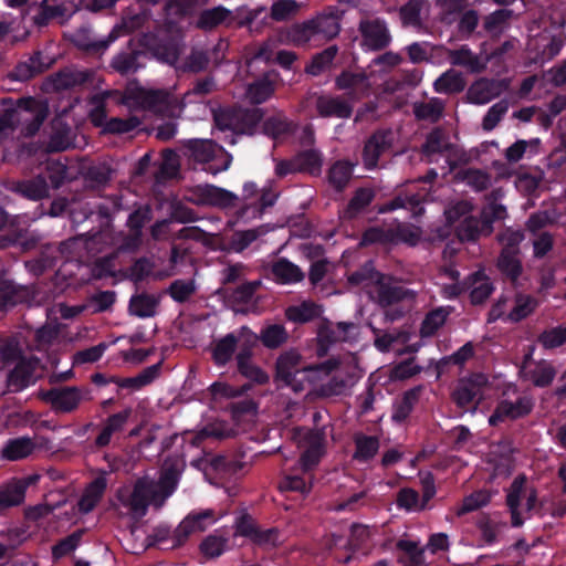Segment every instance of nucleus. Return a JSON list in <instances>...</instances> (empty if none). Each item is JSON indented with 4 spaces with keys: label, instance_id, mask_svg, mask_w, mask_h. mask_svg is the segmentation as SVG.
Returning a JSON list of instances; mask_svg holds the SVG:
<instances>
[{
    "label": "nucleus",
    "instance_id": "obj_35",
    "mask_svg": "<svg viewBox=\"0 0 566 566\" xmlns=\"http://www.w3.org/2000/svg\"><path fill=\"white\" fill-rule=\"evenodd\" d=\"M160 369L161 363H157L146 367L135 377L122 378L118 376H112V380L113 384H116L119 388L139 390L143 387L151 384L159 376Z\"/></svg>",
    "mask_w": 566,
    "mask_h": 566
},
{
    "label": "nucleus",
    "instance_id": "obj_54",
    "mask_svg": "<svg viewBox=\"0 0 566 566\" xmlns=\"http://www.w3.org/2000/svg\"><path fill=\"white\" fill-rule=\"evenodd\" d=\"M375 192L370 188H358L350 198L345 214L348 218H355L363 212L374 200Z\"/></svg>",
    "mask_w": 566,
    "mask_h": 566
},
{
    "label": "nucleus",
    "instance_id": "obj_17",
    "mask_svg": "<svg viewBox=\"0 0 566 566\" xmlns=\"http://www.w3.org/2000/svg\"><path fill=\"white\" fill-rule=\"evenodd\" d=\"M54 63V59L41 51H35L28 59L20 61L10 72L14 81L24 82L48 71Z\"/></svg>",
    "mask_w": 566,
    "mask_h": 566
},
{
    "label": "nucleus",
    "instance_id": "obj_56",
    "mask_svg": "<svg viewBox=\"0 0 566 566\" xmlns=\"http://www.w3.org/2000/svg\"><path fill=\"white\" fill-rule=\"evenodd\" d=\"M230 14L224 7H214L203 10L198 18L197 27L201 30H212L221 24Z\"/></svg>",
    "mask_w": 566,
    "mask_h": 566
},
{
    "label": "nucleus",
    "instance_id": "obj_46",
    "mask_svg": "<svg viewBox=\"0 0 566 566\" xmlns=\"http://www.w3.org/2000/svg\"><path fill=\"white\" fill-rule=\"evenodd\" d=\"M338 53V46L333 44L323 51L313 55L310 63L305 66L306 74L318 76L327 69H329Z\"/></svg>",
    "mask_w": 566,
    "mask_h": 566
},
{
    "label": "nucleus",
    "instance_id": "obj_49",
    "mask_svg": "<svg viewBox=\"0 0 566 566\" xmlns=\"http://www.w3.org/2000/svg\"><path fill=\"white\" fill-rule=\"evenodd\" d=\"M258 340L268 349H276L287 342L289 334L282 324H270L262 327Z\"/></svg>",
    "mask_w": 566,
    "mask_h": 566
},
{
    "label": "nucleus",
    "instance_id": "obj_24",
    "mask_svg": "<svg viewBox=\"0 0 566 566\" xmlns=\"http://www.w3.org/2000/svg\"><path fill=\"white\" fill-rule=\"evenodd\" d=\"M430 4L428 0H408L399 10V19L403 28L420 30L424 25Z\"/></svg>",
    "mask_w": 566,
    "mask_h": 566
},
{
    "label": "nucleus",
    "instance_id": "obj_11",
    "mask_svg": "<svg viewBox=\"0 0 566 566\" xmlns=\"http://www.w3.org/2000/svg\"><path fill=\"white\" fill-rule=\"evenodd\" d=\"M184 148L186 154L197 163L213 161L219 155L224 157V163L214 169V174L227 170L232 159L222 146L211 139H188L184 143Z\"/></svg>",
    "mask_w": 566,
    "mask_h": 566
},
{
    "label": "nucleus",
    "instance_id": "obj_60",
    "mask_svg": "<svg viewBox=\"0 0 566 566\" xmlns=\"http://www.w3.org/2000/svg\"><path fill=\"white\" fill-rule=\"evenodd\" d=\"M193 280H175L167 289V294L177 303H186L196 293Z\"/></svg>",
    "mask_w": 566,
    "mask_h": 566
},
{
    "label": "nucleus",
    "instance_id": "obj_22",
    "mask_svg": "<svg viewBox=\"0 0 566 566\" xmlns=\"http://www.w3.org/2000/svg\"><path fill=\"white\" fill-rule=\"evenodd\" d=\"M124 506L140 516L146 514L149 504H153V485L150 479L140 478L134 484L133 491L126 500L120 499Z\"/></svg>",
    "mask_w": 566,
    "mask_h": 566
},
{
    "label": "nucleus",
    "instance_id": "obj_10",
    "mask_svg": "<svg viewBox=\"0 0 566 566\" xmlns=\"http://www.w3.org/2000/svg\"><path fill=\"white\" fill-rule=\"evenodd\" d=\"M122 104L134 109L159 111L167 104V94L160 90L128 86L122 96Z\"/></svg>",
    "mask_w": 566,
    "mask_h": 566
},
{
    "label": "nucleus",
    "instance_id": "obj_26",
    "mask_svg": "<svg viewBox=\"0 0 566 566\" xmlns=\"http://www.w3.org/2000/svg\"><path fill=\"white\" fill-rule=\"evenodd\" d=\"M297 125L283 114H275L262 123V133L276 143H282L296 132Z\"/></svg>",
    "mask_w": 566,
    "mask_h": 566
},
{
    "label": "nucleus",
    "instance_id": "obj_23",
    "mask_svg": "<svg viewBox=\"0 0 566 566\" xmlns=\"http://www.w3.org/2000/svg\"><path fill=\"white\" fill-rule=\"evenodd\" d=\"M196 195L200 203L222 209L235 207L239 200L235 193L214 185L198 186Z\"/></svg>",
    "mask_w": 566,
    "mask_h": 566
},
{
    "label": "nucleus",
    "instance_id": "obj_20",
    "mask_svg": "<svg viewBox=\"0 0 566 566\" xmlns=\"http://www.w3.org/2000/svg\"><path fill=\"white\" fill-rule=\"evenodd\" d=\"M507 87L503 80L480 78L468 90V98L476 105H484L496 98Z\"/></svg>",
    "mask_w": 566,
    "mask_h": 566
},
{
    "label": "nucleus",
    "instance_id": "obj_59",
    "mask_svg": "<svg viewBox=\"0 0 566 566\" xmlns=\"http://www.w3.org/2000/svg\"><path fill=\"white\" fill-rule=\"evenodd\" d=\"M260 285V281L245 282L231 291L227 290V297L229 302L235 305L248 304L253 298Z\"/></svg>",
    "mask_w": 566,
    "mask_h": 566
},
{
    "label": "nucleus",
    "instance_id": "obj_16",
    "mask_svg": "<svg viewBox=\"0 0 566 566\" xmlns=\"http://www.w3.org/2000/svg\"><path fill=\"white\" fill-rule=\"evenodd\" d=\"M534 403L532 398L523 396L513 402L507 399H502L497 402L493 413L489 418L491 426H497L506 419L516 420L530 415L533 410Z\"/></svg>",
    "mask_w": 566,
    "mask_h": 566
},
{
    "label": "nucleus",
    "instance_id": "obj_14",
    "mask_svg": "<svg viewBox=\"0 0 566 566\" xmlns=\"http://www.w3.org/2000/svg\"><path fill=\"white\" fill-rule=\"evenodd\" d=\"M392 146V133L378 129L365 142L361 153L363 164L367 170L377 168L380 156Z\"/></svg>",
    "mask_w": 566,
    "mask_h": 566
},
{
    "label": "nucleus",
    "instance_id": "obj_63",
    "mask_svg": "<svg viewBox=\"0 0 566 566\" xmlns=\"http://www.w3.org/2000/svg\"><path fill=\"white\" fill-rule=\"evenodd\" d=\"M287 38L297 46L307 44L311 40L316 38L312 21L307 20L302 23L293 24L287 31Z\"/></svg>",
    "mask_w": 566,
    "mask_h": 566
},
{
    "label": "nucleus",
    "instance_id": "obj_27",
    "mask_svg": "<svg viewBox=\"0 0 566 566\" xmlns=\"http://www.w3.org/2000/svg\"><path fill=\"white\" fill-rule=\"evenodd\" d=\"M29 486L27 479H11L0 485V512L19 506L24 502L25 492Z\"/></svg>",
    "mask_w": 566,
    "mask_h": 566
},
{
    "label": "nucleus",
    "instance_id": "obj_30",
    "mask_svg": "<svg viewBox=\"0 0 566 566\" xmlns=\"http://www.w3.org/2000/svg\"><path fill=\"white\" fill-rule=\"evenodd\" d=\"M424 387L422 385L415 386L406 390L392 406V421L401 423L408 419L415 406L418 403Z\"/></svg>",
    "mask_w": 566,
    "mask_h": 566
},
{
    "label": "nucleus",
    "instance_id": "obj_44",
    "mask_svg": "<svg viewBox=\"0 0 566 566\" xmlns=\"http://www.w3.org/2000/svg\"><path fill=\"white\" fill-rule=\"evenodd\" d=\"M457 237L462 242H474L484 237V222L480 217H465L455 228Z\"/></svg>",
    "mask_w": 566,
    "mask_h": 566
},
{
    "label": "nucleus",
    "instance_id": "obj_34",
    "mask_svg": "<svg viewBox=\"0 0 566 566\" xmlns=\"http://www.w3.org/2000/svg\"><path fill=\"white\" fill-rule=\"evenodd\" d=\"M181 51V40L175 36L161 39L153 49V53L158 61L171 65L175 69L179 65L178 62Z\"/></svg>",
    "mask_w": 566,
    "mask_h": 566
},
{
    "label": "nucleus",
    "instance_id": "obj_7",
    "mask_svg": "<svg viewBox=\"0 0 566 566\" xmlns=\"http://www.w3.org/2000/svg\"><path fill=\"white\" fill-rule=\"evenodd\" d=\"M181 471L182 468L178 460L169 457L164 461L159 479L157 481L150 480L154 506H163L166 500L175 493L180 481Z\"/></svg>",
    "mask_w": 566,
    "mask_h": 566
},
{
    "label": "nucleus",
    "instance_id": "obj_40",
    "mask_svg": "<svg viewBox=\"0 0 566 566\" xmlns=\"http://www.w3.org/2000/svg\"><path fill=\"white\" fill-rule=\"evenodd\" d=\"M354 443L355 452L353 454V459L360 463L370 461L377 454L380 447L378 437L366 436L364 433L356 434Z\"/></svg>",
    "mask_w": 566,
    "mask_h": 566
},
{
    "label": "nucleus",
    "instance_id": "obj_42",
    "mask_svg": "<svg viewBox=\"0 0 566 566\" xmlns=\"http://www.w3.org/2000/svg\"><path fill=\"white\" fill-rule=\"evenodd\" d=\"M453 310V306H439L429 311L421 323V335L433 336L444 325Z\"/></svg>",
    "mask_w": 566,
    "mask_h": 566
},
{
    "label": "nucleus",
    "instance_id": "obj_8",
    "mask_svg": "<svg viewBox=\"0 0 566 566\" xmlns=\"http://www.w3.org/2000/svg\"><path fill=\"white\" fill-rule=\"evenodd\" d=\"M32 104V98H21L18 104L10 97L0 98V139L13 133L22 120H28L24 115L30 113Z\"/></svg>",
    "mask_w": 566,
    "mask_h": 566
},
{
    "label": "nucleus",
    "instance_id": "obj_47",
    "mask_svg": "<svg viewBox=\"0 0 566 566\" xmlns=\"http://www.w3.org/2000/svg\"><path fill=\"white\" fill-rule=\"evenodd\" d=\"M452 147L446 130L441 127H434L426 137L421 151L426 156L442 154L449 151Z\"/></svg>",
    "mask_w": 566,
    "mask_h": 566
},
{
    "label": "nucleus",
    "instance_id": "obj_12",
    "mask_svg": "<svg viewBox=\"0 0 566 566\" xmlns=\"http://www.w3.org/2000/svg\"><path fill=\"white\" fill-rule=\"evenodd\" d=\"M132 44L133 41L130 40L129 46L116 53L111 61V67L122 76L136 74L146 66L149 59L148 52L132 48Z\"/></svg>",
    "mask_w": 566,
    "mask_h": 566
},
{
    "label": "nucleus",
    "instance_id": "obj_48",
    "mask_svg": "<svg viewBox=\"0 0 566 566\" xmlns=\"http://www.w3.org/2000/svg\"><path fill=\"white\" fill-rule=\"evenodd\" d=\"M153 219V210L148 205L140 206L134 210L127 219V227L132 231L130 240L138 244L143 234V228Z\"/></svg>",
    "mask_w": 566,
    "mask_h": 566
},
{
    "label": "nucleus",
    "instance_id": "obj_29",
    "mask_svg": "<svg viewBox=\"0 0 566 566\" xmlns=\"http://www.w3.org/2000/svg\"><path fill=\"white\" fill-rule=\"evenodd\" d=\"M270 272L273 280L279 284H295L305 277L301 268L286 258H280L271 264Z\"/></svg>",
    "mask_w": 566,
    "mask_h": 566
},
{
    "label": "nucleus",
    "instance_id": "obj_36",
    "mask_svg": "<svg viewBox=\"0 0 566 566\" xmlns=\"http://www.w3.org/2000/svg\"><path fill=\"white\" fill-rule=\"evenodd\" d=\"M158 305L159 298L153 294L144 292L130 297L128 311L134 316L139 318H147L155 316Z\"/></svg>",
    "mask_w": 566,
    "mask_h": 566
},
{
    "label": "nucleus",
    "instance_id": "obj_21",
    "mask_svg": "<svg viewBox=\"0 0 566 566\" xmlns=\"http://www.w3.org/2000/svg\"><path fill=\"white\" fill-rule=\"evenodd\" d=\"M484 382L485 378L481 374L460 379L451 394L453 402L460 408H467L481 395V388Z\"/></svg>",
    "mask_w": 566,
    "mask_h": 566
},
{
    "label": "nucleus",
    "instance_id": "obj_45",
    "mask_svg": "<svg viewBox=\"0 0 566 566\" xmlns=\"http://www.w3.org/2000/svg\"><path fill=\"white\" fill-rule=\"evenodd\" d=\"M34 450L33 441L28 437L8 440L2 449L1 457L9 461H18L30 455Z\"/></svg>",
    "mask_w": 566,
    "mask_h": 566
},
{
    "label": "nucleus",
    "instance_id": "obj_39",
    "mask_svg": "<svg viewBox=\"0 0 566 566\" xmlns=\"http://www.w3.org/2000/svg\"><path fill=\"white\" fill-rule=\"evenodd\" d=\"M322 314V307L314 302L304 301L298 305L289 306L285 310V316L290 322L305 324L318 318Z\"/></svg>",
    "mask_w": 566,
    "mask_h": 566
},
{
    "label": "nucleus",
    "instance_id": "obj_37",
    "mask_svg": "<svg viewBox=\"0 0 566 566\" xmlns=\"http://www.w3.org/2000/svg\"><path fill=\"white\" fill-rule=\"evenodd\" d=\"M448 59L452 65L463 66L472 73H480L485 67L480 57L468 45H462L458 50H449Z\"/></svg>",
    "mask_w": 566,
    "mask_h": 566
},
{
    "label": "nucleus",
    "instance_id": "obj_9",
    "mask_svg": "<svg viewBox=\"0 0 566 566\" xmlns=\"http://www.w3.org/2000/svg\"><path fill=\"white\" fill-rule=\"evenodd\" d=\"M361 45L369 51H382L389 46L392 36L385 19H363L358 24Z\"/></svg>",
    "mask_w": 566,
    "mask_h": 566
},
{
    "label": "nucleus",
    "instance_id": "obj_38",
    "mask_svg": "<svg viewBox=\"0 0 566 566\" xmlns=\"http://www.w3.org/2000/svg\"><path fill=\"white\" fill-rule=\"evenodd\" d=\"M354 174V164L349 160H336L327 172L328 184L338 192L343 191Z\"/></svg>",
    "mask_w": 566,
    "mask_h": 566
},
{
    "label": "nucleus",
    "instance_id": "obj_4",
    "mask_svg": "<svg viewBox=\"0 0 566 566\" xmlns=\"http://www.w3.org/2000/svg\"><path fill=\"white\" fill-rule=\"evenodd\" d=\"M240 335L245 337L239 353L235 356L238 373L255 385H265L269 382V375L252 360L253 347L258 343V336L248 326L240 328Z\"/></svg>",
    "mask_w": 566,
    "mask_h": 566
},
{
    "label": "nucleus",
    "instance_id": "obj_61",
    "mask_svg": "<svg viewBox=\"0 0 566 566\" xmlns=\"http://www.w3.org/2000/svg\"><path fill=\"white\" fill-rule=\"evenodd\" d=\"M228 538L217 533L203 538L200 544V552L208 558H216L226 552Z\"/></svg>",
    "mask_w": 566,
    "mask_h": 566
},
{
    "label": "nucleus",
    "instance_id": "obj_3",
    "mask_svg": "<svg viewBox=\"0 0 566 566\" xmlns=\"http://www.w3.org/2000/svg\"><path fill=\"white\" fill-rule=\"evenodd\" d=\"M39 398L50 405L55 413H71L77 410L81 402L91 400V391L77 386L53 387L48 390H41Z\"/></svg>",
    "mask_w": 566,
    "mask_h": 566
},
{
    "label": "nucleus",
    "instance_id": "obj_64",
    "mask_svg": "<svg viewBox=\"0 0 566 566\" xmlns=\"http://www.w3.org/2000/svg\"><path fill=\"white\" fill-rule=\"evenodd\" d=\"M537 342L545 349H554L566 344V326L559 325L542 332Z\"/></svg>",
    "mask_w": 566,
    "mask_h": 566
},
{
    "label": "nucleus",
    "instance_id": "obj_25",
    "mask_svg": "<svg viewBox=\"0 0 566 566\" xmlns=\"http://www.w3.org/2000/svg\"><path fill=\"white\" fill-rule=\"evenodd\" d=\"M241 338L242 336L240 334L228 333L223 337L212 342L211 358L217 367H224L232 360ZM245 338L247 336L243 337V342Z\"/></svg>",
    "mask_w": 566,
    "mask_h": 566
},
{
    "label": "nucleus",
    "instance_id": "obj_1",
    "mask_svg": "<svg viewBox=\"0 0 566 566\" xmlns=\"http://www.w3.org/2000/svg\"><path fill=\"white\" fill-rule=\"evenodd\" d=\"M263 116V111L258 107H224L213 112V122L219 130L231 133L227 142L234 145L237 135H254Z\"/></svg>",
    "mask_w": 566,
    "mask_h": 566
},
{
    "label": "nucleus",
    "instance_id": "obj_19",
    "mask_svg": "<svg viewBox=\"0 0 566 566\" xmlns=\"http://www.w3.org/2000/svg\"><path fill=\"white\" fill-rule=\"evenodd\" d=\"M344 11L337 7H328L314 19H311L316 36L332 40L339 34L340 20Z\"/></svg>",
    "mask_w": 566,
    "mask_h": 566
},
{
    "label": "nucleus",
    "instance_id": "obj_58",
    "mask_svg": "<svg viewBox=\"0 0 566 566\" xmlns=\"http://www.w3.org/2000/svg\"><path fill=\"white\" fill-rule=\"evenodd\" d=\"M480 216L484 222V237H489L493 232V223L504 220L507 216V210L506 207L501 203L491 202L483 207Z\"/></svg>",
    "mask_w": 566,
    "mask_h": 566
},
{
    "label": "nucleus",
    "instance_id": "obj_32",
    "mask_svg": "<svg viewBox=\"0 0 566 566\" xmlns=\"http://www.w3.org/2000/svg\"><path fill=\"white\" fill-rule=\"evenodd\" d=\"M93 72L90 70H78L65 67L54 74L53 85L56 90H70L75 86L84 85L91 82Z\"/></svg>",
    "mask_w": 566,
    "mask_h": 566
},
{
    "label": "nucleus",
    "instance_id": "obj_31",
    "mask_svg": "<svg viewBox=\"0 0 566 566\" xmlns=\"http://www.w3.org/2000/svg\"><path fill=\"white\" fill-rule=\"evenodd\" d=\"M522 253H500L496 260V268L501 275L511 283L518 286V280L523 273Z\"/></svg>",
    "mask_w": 566,
    "mask_h": 566
},
{
    "label": "nucleus",
    "instance_id": "obj_41",
    "mask_svg": "<svg viewBox=\"0 0 566 566\" xmlns=\"http://www.w3.org/2000/svg\"><path fill=\"white\" fill-rule=\"evenodd\" d=\"M14 190L27 199L40 200L49 196L50 187L45 182V177L38 175L31 179L19 181Z\"/></svg>",
    "mask_w": 566,
    "mask_h": 566
},
{
    "label": "nucleus",
    "instance_id": "obj_28",
    "mask_svg": "<svg viewBox=\"0 0 566 566\" xmlns=\"http://www.w3.org/2000/svg\"><path fill=\"white\" fill-rule=\"evenodd\" d=\"M316 111L321 117L349 118L353 106L340 97L321 95L316 98Z\"/></svg>",
    "mask_w": 566,
    "mask_h": 566
},
{
    "label": "nucleus",
    "instance_id": "obj_57",
    "mask_svg": "<svg viewBox=\"0 0 566 566\" xmlns=\"http://www.w3.org/2000/svg\"><path fill=\"white\" fill-rule=\"evenodd\" d=\"M39 175L45 177L49 187L59 189L67 177V166L60 160H49L44 171Z\"/></svg>",
    "mask_w": 566,
    "mask_h": 566
},
{
    "label": "nucleus",
    "instance_id": "obj_51",
    "mask_svg": "<svg viewBox=\"0 0 566 566\" xmlns=\"http://www.w3.org/2000/svg\"><path fill=\"white\" fill-rule=\"evenodd\" d=\"M210 63V56L208 52L203 50H191L190 54L185 57V60L176 66L177 71L182 73H200L208 69Z\"/></svg>",
    "mask_w": 566,
    "mask_h": 566
},
{
    "label": "nucleus",
    "instance_id": "obj_5",
    "mask_svg": "<svg viewBox=\"0 0 566 566\" xmlns=\"http://www.w3.org/2000/svg\"><path fill=\"white\" fill-rule=\"evenodd\" d=\"M81 10L80 1L66 0L57 2L56 0H42L32 15V22L39 29L56 22L61 25L65 24L72 15Z\"/></svg>",
    "mask_w": 566,
    "mask_h": 566
},
{
    "label": "nucleus",
    "instance_id": "obj_2",
    "mask_svg": "<svg viewBox=\"0 0 566 566\" xmlns=\"http://www.w3.org/2000/svg\"><path fill=\"white\" fill-rule=\"evenodd\" d=\"M375 302L385 308V317L388 322H395L405 314L398 305L405 300H412L415 293L401 285L395 277L378 274L375 281Z\"/></svg>",
    "mask_w": 566,
    "mask_h": 566
},
{
    "label": "nucleus",
    "instance_id": "obj_6",
    "mask_svg": "<svg viewBox=\"0 0 566 566\" xmlns=\"http://www.w3.org/2000/svg\"><path fill=\"white\" fill-rule=\"evenodd\" d=\"M302 356L298 352L290 349L283 352L275 361L274 380L285 387L292 388L295 392L304 389L303 381L297 378L302 373L308 371L301 365Z\"/></svg>",
    "mask_w": 566,
    "mask_h": 566
},
{
    "label": "nucleus",
    "instance_id": "obj_43",
    "mask_svg": "<svg viewBox=\"0 0 566 566\" xmlns=\"http://www.w3.org/2000/svg\"><path fill=\"white\" fill-rule=\"evenodd\" d=\"M294 165L298 172H306L312 176L321 174L322 154L316 149H306L297 153L294 157Z\"/></svg>",
    "mask_w": 566,
    "mask_h": 566
},
{
    "label": "nucleus",
    "instance_id": "obj_53",
    "mask_svg": "<svg viewBox=\"0 0 566 566\" xmlns=\"http://www.w3.org/2000/svg\"><path fill=\"white\" fill-rule=\"evenodd\" d=\"M496 239L502 247L500 253H522L520 245L525 239L523 230L509 227L499 232Z\"/></svg>",
    "mask_w": 566,
    "mask_h": 566
},
{
    "label": "nucleus",
    "instance_id": "obj_15",
    "mask_svg": "<svg viewBox=\"0 0 566 566\" xmlns=\"http://www.w3.org/2000/svg\"><path fill=\"white\" fill-rule=\"evenodd\" d=\"M41 360L35 356L20 358L7 378V387L11 392H20L34 382V373Z\"/></svg>",
    "mask_w": 566,
    "mask_h": 566
},
{
    "label": "nucleus",
    "instance_id": "obj_18",
    "mask_svg": "<svg viewBox=\"0 0 566 566\" xmlns=\"http://www.w3.org/2000/svg\"><path fill=\"white\" fill-rule=\"evenodd\" d=\"M213 522L214 513L212 510L189 514L174 531L175 544L182 545L192 533L203 532Z\"/></svg>",
    "mask_w": 566,
    "mask_h": 566
},
{
    "label": "nucleus",
    "instance_id": "obj_13",
    "mask_svg": "<svg viewBox=\"0 0 566 566\" xmlns=\"http://www.w3.org/2000/svg\"><path fill=\"white\" fill-rule=\"evenodd\" d=\"M115 40L113 33L107 39H97L92 31L91 25L83 24L77 28L70 36L71 43L87 55H102L106 52L111 43Z\"/></svg>",
    "mask_w": 566,
    "mask_h": 566
},
{
    "label": "nucleus",
    "instance_id": "obj_52",
    "mask_svg": "<svg viewBox=\"0 0 566 566\" xmlns=\"http://www.w3.org/2000/svg\"><path fill=\"white\" fill-rule=\"evenodd\" d=\"M444 105L439 98H431L429 102H420L413 105V114L419 120L437 123L443 113Z\"/></svg>",
    "mask_w": 566,
    "mask_h": 566
},
{
    "label": "nucleus",
    "instance_id": "obj_50",
    "mask_svg": "<svg viewBox=\"0 0 566 566\" xmlns=\"http://www.w3.org/2000/svg\"><path fill=\"white\" fill-rule=\"evenodd\" d=\"M465 82L461 73L448 70L442 73L433 83V88L440 94L460 93L464 90Z\"/></svg>",
    "mask_w": 566,
    "mask_h": 566
},
{
    "label": "nucleus",
    "instance_id": "obj_62",
    "mask_svg": "<svg viewBox=\"0 0 566 566\" xmlns=\"http://www.w3.org/2000/svg\"><path fill=\"white\" fill-rule=\"evenodd\" d=\"M491 502V494L488 491L479 490L465 496L457 511L458 516L474 512Z\"/></svg>",
    "mask_w": 566,
    "mask_h": 566
},
{
    "label": "nucleus",
    "instance_id": "obj_33",
    "mask_svg": "<svg viewBox=\"0 0 566 566\" xmlns=\"http://www.w3.org/2000/svg\"><path fill=\"white\" fill-rule=\"evenodd\" d=\"M114 169L106 161H93L87 166L82 167V175L90 188L97 189L106 186Z\"/></svg>",
    "mask_w": 566,
    "mask_h": 566
},
{
    "label": "nucleus",
    "instance_id": "obj_55",
    "mask_svg": "<svg viewBox=\"0 0 566 566\" xmlns=\"http://www.w3.org/2000/svg\"><path fill=\"white\" fill-rule=\"evenodd\" d=\"M537 303L531 295H517L515 298V305L504 318L511 323H518L528 317L536 307Z\"/></svg>",
    "mask_w": 566,
    "mask_h": 566
}]
</instances>
